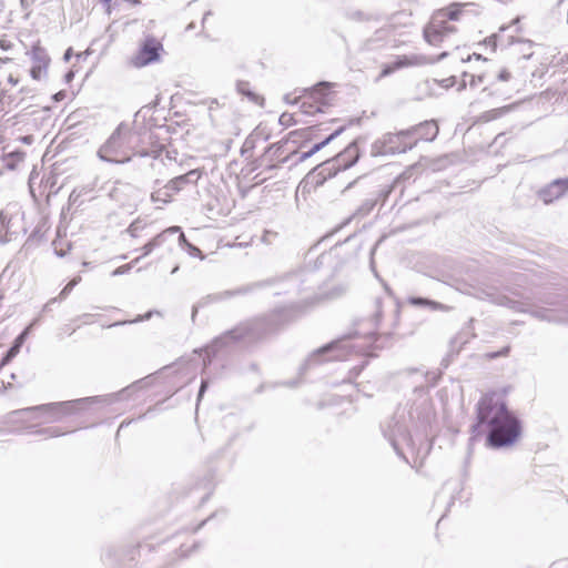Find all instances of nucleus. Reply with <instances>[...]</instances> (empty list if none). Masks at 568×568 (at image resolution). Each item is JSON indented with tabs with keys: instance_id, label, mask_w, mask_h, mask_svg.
<instances>
[{
	"instance_id": "4c0bfd02",
	"label": "nucleus",
	"mask_w": 568,
	"mask_h": 568,
	"mask_svg": "<svg viewBox=\"0 0 568 568\" xmlns=\"http://www.w3.org/2000/svg\"><path fill=\"white\" fill-rule=\"evenodd\" d=\"M133 263H135V262L133 261V262H131L129 264L119 266L118 268H115L113 271L112 275L116 276V275H121V274H124V273L129 272L131 270Z\"/></svg>"
},
{
	"instance_id": "7c9ffc66",
	"label": "nucleus",
	"mask_w": 568,
	"mask_h": 568,
	"mask_svg": "<svg viewBox=\"0 0 568 568\" xmlns=\"http://www.w3.org/2000/svg\"><path fill=\"white\" fill-rule=\"evenodd\" d=\"M37 434L45 436V437H58L65 434V432H61L58 427H48V428H41L37 430Z\"/></svg>"
},
{
	"instance_id": "c03bdc74",
	"label": "nucleus",
	"mask_w": 568,
	"mask_h": 568,
	"mask_svg": "<svg viewBox=\"0 0 568 568\" xmlns=\"http://www.w3.org/2000/svg\"><path fill=\"white\" fill-rule=\"evenodd\" d=\"M8 82H9L10 84H12V85H17V84H18V82H19V80H18L17 78H14L12 74H10V75L8 77Z\"/></svg>"
},
{
	"instance_id": "79ce46f5",
	"label": "nucleus",
	"mask_w": 568,
	"mask_h": 568,
	"mask_svg": "<svg viewBox=\"0 0 568 568\" xmlns=\"http://www.w3.org/2000/svg\"><path fill=\"white\" fill-rule=\"evenodd\" d=\"M484 81V78L483 75H478V77H474L471 75V80L469 82V85L471 88H476L479 83H481Z\"/></svg>"
},
{
	"instance_id": "2f4dec72",
	"label": "nucleus",
	"mask_w": 568,
	"mask_h": 568,
	"mask_svg": "<svg viewBox=\"0 0 568 568\" xmlns=\"http://www.w3.org/2000/svg\"><path fill=\"white\" fill-rule=\"evenodd\" d=\"M19 353V346H11L2 361L0 362V369L7 365Z\"/></svg>"
},
{
	"instance_id": "393cba45",
	"label": "nucleus",
	"mask_w": 568,
	"mask_h": 568,
	"mask_svg": "<svg viewBox=\"0 0 568 568\" xmlns=\"http://www.w3.org/2000/svg\"><path fill=\"white\" fill-rule=\"evenodd\" d=\"M408 303L414 306H428L432 310H445L446 308L445 305H443L438 302L428 300V298H424V297H410V298H408Z\"/></svg>"
},
{
	"instance_id": "412c9836",
	"label": "nucleus",
	"mask_w": 568,
	"mask_h": 568,
	"mask_svg": "<svg viewBox=\"0 0 568 568\" xmlns=\"http://www.w3.org/2000/svg\"><path fill=\"white\" fill-rule=\"evenodd\" d=\"M531 314L539 320L548 321V322H556V323H566L568 322V318L562 316L561 314L552 311V310H537L531 312Z\"/></svg>"
},
{
	"instance_id": "1a4fd4ad",
	"label": "nucleus",
	"mask_w": 568,
	"mask_h": 568,
	"mask_svg": "<svg viewBox=\"0 0 568 568\" xmlns=\"http://www.w3.org/2000/svg\"><path fill=\"white\" fill-rule=\"evenodd\" d=\"M29 55L31 59V78L37 81L45 79L48 75V67L50 64V57L47 51L39 45H34L29 52Z\"/></svg>"
},
{
	"instance_id": "c756f323",
	"label": "nucleus",
	"mask_w": 568,
	"mask_h": 568,
	"mask_svg": "<svg viewBox=\"0 0 568 568\" xmlns=\"http://www.w3.org/2000/svg\"><path fill=\"white\" fill-rule=\"evenodd\" d=\"M257 284H254V285H246V286H243V287H240L235 291H225L221 294V297H232L234 295H239V294H246L248 292H251Z\"/></svg>"
},
{
	"instance_id": "7ed1b4c3",
	"label": "nucleus",
	"mask_w": 568,
	"mask_h": 568,
	"mask_svg": "<svg viewBox=\"0 0 568 568\" xmlns=\"http://www.w3.org/2000/svg\"><path fill=\"white\" fill-rule=\"evenodd\" d=\"M136 133L131 125L121 122L108 140L99 148L97 155L100 160L110 163H128L135 154Z\"/></svg>"
},
{
	"instance_id": "ddd939ff",
	"label": "nucleus",
	"mask_w": 568,
	"mask_h": 568,
	"mask_svg": "<svg viewBox=\"0 0 568 568\" xmlns=\"http://www.w3.org/2000/svg\"><path fill=\"white\" fill-rule=\"evenodd\" d=\"M568 192V179H557L539 191V197L551 203Z\"/></svg>"
},
{
	"instance_id": "9d476101",
	"label": "nucleus",
	"mask_w": 568,
	"mask_h": 568,
	"mask_svg": "<svg viewBox=\"0 0 568 568\" xmlns=\"http://www.w3.org/2000/svg\"><path fill=\"white\" fill-rule=\"evenodd\" d=\"M23 232L19 216H9L6 212H0V243L14 241Z\"/></svg>"
},
{
	"instance_id": "a211bd4d",
	"label": "nucleus",
	"mask_w": 568,
	"mask_h": 568,
	"mask_svg": "<svg viewBox=\"0 0 568 568\" xmlns=\"http://www.w3.org/2000/svg\"><path fill=\"white\" fill-rule=\"evenodd\" d=\"M306 99L312 100L314 103H316V105H321L322 110L324 111V108L331 103L328 83H318L315 88L310 90V92L306 94Z\"/></svg>"
},
{
	"instance_id": "8fccbe9b",
	"label": "nucleus",
	"mask_w": 568,
	"mask_h": 568,
	"mask_svg": "<svg viewBox=\"0 0 568 568\" xmlns=\"http://www.w3.org/2000/svg\"><path fill=\"white\" fill-rule=\"evenodd\" d=\"M10 58H0V65L10 62Z\"/></svg>"
},
{
	"instance_id": "de8ad7c7",
	"label": "nucleus",
	"mask_w": 568,
	"mask_h": 568,
	"mask_svg": "<svg viewBox=\"0 0 568 568\" xmlns=\"http://www.w3.org/2000/svg\"><path fill=\"white\" fill-rule=\"evenodd\" d=\"M71 55H72V49H71V48H69V49L65 51V53H64V57H63V58H64V60H65V61H69V60H70V58H71Z\"/></svg>"
},
{
	"instance_id": "6e6d98bb",
	"label": "nucleus",
	"mask_w": 568,
	"mask_h": 568,
	"mask_svg": "<svg viewBox=\"0 0 568 568\" xmlns=\"http://www.w3.org/2000/svg\"><path fill=\"white\" fill-rule=\"evenodd\" d=\"M133 6L140 4L141 0H129Z\"/></svg>"
},
{
	"instance_id": "a19ab883",
	"label": "nucleus",
	"mask_w": 568,
	"mask_h": 568,
	"mask_svg": "<svg viewBox=\"0 0 568 568\" xmlns=\"http://www.w3.org/2000/svg\"><path fill=\"white\" fill-rule=\"evenodd\" d=\"M207 388V381L206 379H202V383H201V386H200V390H199V394H197V402L201 400L204 392L206 390Z\"/></svg>"
},
{
	"instance_id": "bf43d9fd",
	"label": "nucleus",
	"mask_w": 568,
	"mask_h": 568,
	"mask_svg": "<svg viewBox=\"0 0 568 568\" xmlns=\"http://www.w3.org/2000/svg\"><path fill=\"white\" fill-rule=\"evenodd\" d=\"M447 55L446 52H443L439 57H438V60H442L443 58H445Z\"/></svg>"
},
{
	"instance_id": "6e6552de",
	"label": "nucleus",
	"mask_w": 568,
	"mask_h": 568,
	"mask_svg": "<svg viewBox=\"0 0 568 568\" xmlns=\"http://www.w3.org/2000/svg\"><path fill=\"white\" fill-rule=\"evenodd\" d=\"M357 351H359V347L352 344L348 339L343 338V339L332 342V343L325 345L324 347L320 348L316 353H314L311 356L310 362L318 363L320 362L318 358L322 354H326V353H331V352H334V355L331 356V359L342 361V359H345L351 352H357Z\"/></svg>"
},
{
	"instance_id": "f8f14e48",
	"label": "nucleus",
	"mask_w": 568,
	"mask_h": 568,
	"mask_svg": "<svg viewBox=\"0 0 568 568\" xmlns=\"http://www.w3.org/2000/svg\"><path fill=\"white\" fill-rule=\"evenodd\" d=\"M359 159V151L356 142L349 143L334 159L332 166L337 170H346L353 166Z\"/></svg>"
},
{
	"instance_id": "f257e3e1",
	"label": "nucleus",
	"mask_w": 568,
	"mask_h": 568,
	"mask_svg": "<svg viewBox=\"0 0 568 568\" xmlns=\"http://www.w3.org/2000/svg\"><path fill=\"white\" fill-rule=\"evenodd\" d=\"M474 430L478 434L486 433L488 446L501 448L517 440L520 423L496 394H487L477 404V424Z\"/></svg>"
},
{
	"instance_id": "4d7b16f0",
	"label": "nucleus",
	"mask_w": 568,
	"mask_h": 568,
	"mask_svg": "<svg viewBox=\"0 0 568 568\" xmlns=\"http://www.w3.org/2000/svg\"><path fill=\"white\" fill-rule=\"evenodd\" d=\"M325 164H329V162H325L323 163L321 166H322V171H321V174L326 170V168L324 166Z\"/></svg>"
},
{
	"instance_id": "423d86ee",
	"label": "nucleus",
	"mask_w": 568,
	"mask_h": 568,
	"mask_svg": "<svg viewBox=\"0 0 568 568\" xmlns=\"http://www.w3.org/2000/svg\"><path fill=\"white\" fill-rule=\"evenodd\" d=\"M126 392V389L121 390L119 394H110L104 396H92V397H84L79 398L74 400H64V402H57V403H49L43 404L34 407L26 408V412H29V409H55L60 412V415L62 417L69 416L75 413L78 406H82L84 404H103V405H110L119 399L121 395H123Z\"/></svg>"
},
{
	"instance_id": "864d4df0",
	"label": "nucleus",
	"mask_w": 568,
	"mask_h": 568,
	"mask_svg": "<svg viewBox=\"0 0 568 568\" xmlns=\"http://www.w3.org/2000/svg\"><path fill=\"white\" fill-rule=\"evenodd\" d=\"M0 47H1L2 49H4V50H7V49L9 48V45H7V44H6V41H4V40L0 41Z\"/></svg>"
},
{
	"instance_id": "aec40b11",
	"label": "nucleus",
	"mask_w": 568,
	"mask_h": 568,
	"mask_svg": "<svg viewBox=\"0 0 568 568\" xmlns=\"http://www.w3.org/2000/svg\"><path fill=\"white\" fill-rule=\"evenodd\" d=\"M236 91L241 95L246 97L248 101H251L257 105H263L264 99L251 89L250 82L237 81L236 82Z\"/></svg>"
},
{
	"instance_id": "09e8293b",
	"label": "nucleus",
	"mask_w": 568,
	"mask_h": 568,
	"mask_svg": "<svg viewBox=\"0 0 568 568\" xmlns=\"http://www.w3.org/2000/svg\"><path fill=\"white\" fill-rule=\"evenodd\" d=\"M78 191H81L82 195H87L88 193H90L92 191V189L81 187V189H78Z\"/></svg>"
},
{
	"instance_id": "e2e57ef3",
	"label": "nucleus",
	"mask_w": 568,
	"mask_h": 568,
	"mask_svg": "<svg viewBox=\"0 0 568 568\" xmlns=\"http://www.w3.org/2000/svg\"><path fill=\"white\" fill-rule=\"evenodd\" d=\"M57 298L51 300L48 304H45V308L49 307L50 303L55 302Z\"/></svg>"
},
{
	"instance_id": "a18cd8bd",
	"label": "nucleus",
	"mask_w": 568,
	"mask_h": 568,
	"mask_svg": "<svg viewBox=\"0 0 568 568\" xmlns=\"http://www.w3.org/2000/svg\"><path fill=\"white\" fill-rule=\"evenodd\" d=\"M24 333H22L17 339L16 343L12 346H21L22 339H23Z\"/></svg>"
},
{
	"instance_id": "4be33fe9",
	"label": "nucleus",
	"mask_w": 568,
	"mask_h": 568,
	"mask_svg": "<svg viewBox=\"0 0 568 568\" xmlns=\"http://www.w3.org/2000/svg\"><path fill=\"white\" fill-rule=\"evenodd\" d=\"M343 131V128H339L332 134H329L326 139H324L322 142L314 144L307 152H303L301 154L300 160L304 161L308 158H311L313 154L318 152L322 148H324L326 144H328L332 140H334L341 132Z\"/></svg>"
},
{
	"instance_id": "680f3d73",
	"label": "nucleus",
	"mask_w": 568,
	"mask_h": 568,
	"mask_svg": "<svg viewBox=\"0 0 568 568\" xmlns=\"http://www.w3.org/2000/svg\"><path fill=\"white\" fill-rule=\"evenodd\" d=\"M448 81H449V79H447V80H444V81H443V82H445V83H446V84H445V87H446V88H449V85H450V83H448Z\"/></svg>"
},
{
	"instance_id": "a878e982",
	"label": "nucleus",
	"mask_w": 568,
	"mask_h": 568,
	"mask_svg": "<svg viewBox=\"0 0 568 568\" xmlns=\"http://www.w3.org/2000/svg\"><path fill=\"white\" fill-rule=\"evenodd\" d=\"M377 200L375 197L366 199L355 211L354 216L364 217L371 213L376 205Z\"/></svg>"
},
{
	"instance_id": "f704fd0d",
	"label": "nucleus",
	"mask_w": 568,
	"mask_h": 568,
	"mask_svg": "<svg viewBox=\"0 0 568 568\" xmlns=\"http://www.w3.org/2000/svg\"><path fill=\"white\" fill-rule=\"evenodd\" d=\"M280 123L284 126H291L295 124L294 115L287 112L282 113L280 116Z\"/></svg>"
},
{
	"instance_id": "bb28decb",
	"label": "nucleus",
	"mask_w": 568,
	"mask_h": 568,
	"mask_svg": "<svg viewBox=\"0 0 568 568\" xmlns=\"http://www.w3.org/2000/svg\"><path fill=\"white\" fill-rule=\"evenodd\" d=\"M301 111L304 114L313 115L318 112H324L322 110L321 105H316L312 100L306 99V95L304 97V100L301 103Z\"/></svg>"
},
{
	"instance_id": "5fc2aeb1",
	"label": "nucleus",
	"mask_w": 568,
	"mask_h": 568,
	"mask_svg": "<svg viewBox=\"0 0 568 568\" xmlns=\"http://www.w3.org/2000/svg\"><path fill=\"white\" fill-rule=\"evenodd\" d=\"M196 313H197V308L194 306L193 311H192V320L193 321L195 320Z\"/></svg>"
},
{
	"instance_id": "9b49d317",
	"label": "nucleus",
	"mask_w": 568,
	"mask_h": 568,
	"mask_svg": "<svg viewBox=\"0 0 568 568\" xmlns=\"http://www.w3.org/2000/svg\"><path fill=\"white\" fill-rule=\"evenodd\" d=\"M160 50H162V44L156 39L146 38L138 54L134 57V65L144 67L158 61L160 58Z\"/></svg>"
},
{
	"instance_id": "72a5a7b5",
	"label": "nucleus",
	"mask_w": 568,
	"mask_h": 568,
	"mask_svg": "<svg viewBox=\"0 0 568 568\" xmlns=\"http://www.w3.org/2000/svg\"><path fill=\"white\" fill-rule=\"evenodd\" d=\"M38 410L47 414L49 416L48 422H51V423L59 422L62 418V416L60 415V412L55 410V409H38Z\"/></svg>"
},
{
	"instance_id": "f3484780",
	"label": "nucleus",
	"mask_w": 568,
	"mask_h": 568,
	"mask_svg": "<svg viewBox=\"0 0 568 568\" xmlns=\"http://www.w3.org/2000/svg\"><path fill=\"white\" fill-rule=\"evenodd\" d=\"M201 173L199 170H191L185 174L173 178L165 185L166 189L179 192L187 184H196Z\"/></svg>"
},
{
	"instance_id": "473e14b6",
	"label": "nucleus",
	"mask_w": 568,
	"mask_h": 568,
	"mask_svg": "<svg viewBox=\"0 0 568 568\" xmlns=\"http://www.w3.org/2000/svg\"><path fill=\"white\" fill-rule=\"evenodd\" d=\"M81 281V277H75L72 281H70L64 288L60 293V298H64L72 290L73 287Z\"/></svg>"
},
{
	"instance_id": "3c124183",
	"label": "nucleus",
	"mask_w": 568,
	"mask_h": 568,
	"mask_svg": "<svg viewBox=\"0 0 568 568\" xmlns=\"http://www.w3.org/2000/svg\"><path fill=\"white\" fill-rule=\"evenodd\" d=\"M72 78H73V73H72V72H68V73L65 74V80H67L68 82H69V81H71V79H72Z\"/></svg>"
},
{
	"instance_id": "dca6fc26",
	"label": "nucleus",
	"mask_w": 568,
	"mask_h": 568,
	"mask_svg": "<svg viewBox=\"0 0 568 568\" xmlns=\"http://www.w3.org/2000/svg\"><path fill=\"white\" fill-rule=\"evenodd\" d=\"M427 60L425 57L422 55H412V57H398L390 65H386L382 72L381 78L387 77L392 74L395 70L408 67V65H417V64H424Z\"/></svg>"
},
{
	"instance_id": "49530a36",
	"label": "nucleus",
	"mask_w": 568,
	"mask_h": 568,
	"mask_svg": "<svg viewBox=\"0 0 568 568\" xmlns=\"http://www.w3.org/2000/svg\"><path fill=\"white\" fill-rule=\"evenodd\" d=\"M24 333H22L17 339L16 343L12 346H21L22 339H23Z\"/></svg>"
},
{
	"instance_id": "ea45409f",
	"label": "nucleus",
	"mask_w": 568,
	"mask_h": 568,
	"mask_svg": "<svg viewBox=\"0 0 568 568\" xmlns=\"http://www.w3.org/2000/svg\"><path fill=\"white\" fill-rule=\"evenodd\" d=\"M497 79H498L499 81H504V82H506V81H509V80L511 79V74H510V72H509L507 69H503V70H500V72L498 73Z\"/></svg>"
},
{
	"instance_id": "603ef678",
	"label": "nucleus",
	"mask_w": 568,
	"mask_h": 568,
	"mask_svg": "<svg viewBox=\"0 0 568 568\" xmlns=\"http://www.w3.org/2000/svg\"><path fill=\"white\" fill-rule=\"evenodd\" d=\"M100 1L108 7V10H110L111 0H100Z\"/></svg>"
},
{
	"instance_id": "13d9d810",
	"label": "nucleus",
	"mask_w": 568,
	"mask_h": 568,
	"mask_svg": "<svg viewBox=\"0 0 568 568\" xmlns=\"http://www.w3.org/2000/svg\"><path fill=\"white\" fill-rule=\"evenodd\" d=\"M55 253H57L59 256H64V254H65L63 251H57V250H55Z\"/></svg>"
},
{
	"instance_id": "58836bf2",
	"label": "nucleus",
	"mask_w": 568,
	"mask_h": 568,
	"mask_svg": "<svg viewBox=\"0 0 568 568\" xmlns=\"http://www.w3.org/2000/svg\"><path fill=\"white\" fill-rule=\"evenodd\" d=\"M277 236V233L275 232H272V231H265L263 236H262V241L266 244H271L272 243V240L273 237H276Z\"/></svg>"
},
{
	"instance_id": "6ab92c4d",
	"label": "nucleus",
	"mask_w": 568,
	"mask_h": 568,
	"mask_svg": "<svg viewBox=\"0 0 568 568\" xmlns=\"http://www.w3.org/2000/svg\"><path fill=\"white\" fill-rule=\"evenodd\" d=\"M480 298H486L495 304H498V305H501V306H507L511 310H515V311H524L521 308V303L520 302H517V301H514L511 298H509L508 296H505V295H499V294H496L495 292L493 291H484L483 292V295H479Z\"/></svg>"
},
{
	"instance_id": "052dcab7",
	"label": "nucleus",
	"mask_w": 568,
	"mask_h": 568,
	"mask_svg": "<svg viewBox=\"0 0 568 568\" xmlns=\"http://www.w3.org/2000/svg\"><path fill=\"white\" fill-rule=\"evenodd\" d=\"M178 271H179V266H175V267L171 271V274H175Z\"/></svg>"
},
{
	"instance_id": "37998d69",
	"label": "nucleus",
	"mask_w": 568,
	"mask_h": 568,
	"mask_svg": "<svg viewBox=\"0 0 568 568\" xmlns=\"http://www.w3.org/2000/svg\"><path fill=\"white\" fill-rule=\"evenodd\" d=\"M151 199H152L153 202H158V201L168 202V200H163L161 197V193L160 192L152 193Z\"/></svg>"
},
{
	"instance_id": "c9c22d12",
	"label": "nucleus",
	"mask_w": 568,
	"mask_h": 568,
	"mask_svg": "<svg viewBox=\"0 0 568 568\" xmlns=\"http://www.w3.org/2000/svg\"><path fill=\"white\" fill-rule=\"evenodd\" d=\"M81 196H82V192H81V191H78V189H74V190L71 192L70 196H69V202H70L71 204L81 205V204H82V202H83V201H81V200H80V199H81Z\"/></svg>"
},
{
	"instance_id": "4468645a",
	"label": "nucleus",
	"mask_w": 568,
	"mask_h": 568,
	"mask_svg": "<svg viewBox=\"0 0 568 568\" xmlns=\"http://www.w3.org/2000/svg\"><path fill=\"white\" fill-rule=\"evenodd\" d=\"M180 232V226H171L156 236H154L152 240H150L143 247L141 248L143 251L142 255L136 257L134 262H139L142 257L148 256L151 254L155 248L161 247L165 245L169 241L170 236H174Z\"/></svg>"
},
{
	"instance_id": "39448f33",
	"label": "nucleus",
	"mask_w": 568,
	"mask_h": 568,
	"mask_svg": "<svg viewBox=\"0 0 568 568\" xmlns=\"http://www.w3.org/2000/svg\"><path fill=\"white\" fill-rule=\"evenodd\" d=\"M417 144V140H412V131L403 130L397 133H386L382 139L375 141L372 145V155H387L405 153Z\"/></svg>"
},
{
	"instance_id": "cd10ccee",
	"label": "nucleus",
	"mask_w": 568,
	"mask_h": 568,
	"mask_svg": "<svg viewBox=\"0 0 568 568\" xmlns=\"http://www.w3.org/2000/svg\"><path fill=\"white\" fill-rule=\"evenodd\" d=\"M381 317V313L377 312L373 320L368 322L369 327L367 329H361L357 332V334H361L365 337H373L375 335L376 328L378 326V321Z\"/></svg>"
},
{
	"instance_id": "c85d7f7f",
	"label": "nucleus",
	"mask_w": 568,
	"mask_h": 568,
	"mask_svg": "<svg viewBox=\"0 0 568 568\" xmlns=\"http://www.w3.org/2000/svg\"><path fill=\"white\" fill-rule=\"evenodd\" d=\"M507 110H508L507 108L493 109V110L484 112L480 115V119L485 122H489V121H493V120L501 116L503 114H505L507 112Z\"/></svg>"
},
{
	"instance_id": "0e129e2a",
	"label": "nucleus",
	"mask_w": 568,
	"mask_h": 568,
	"mask_svg": "<svg viewBox=\"0 0 568 568\" xmlns=\"http://www.w3.org/2000/svg\"><path fill=\"white\" fill-rule=\"evenodd\" d=\"M352 184H353V183L347 184V186H346V189H345V190L349 189V187L352 186Z\"/></svg>"
},
{
	"instance_id": "20e7f679",
	"label": "nucleus",
	"mask_w": 568,
	"mask_h": 568,
	"mask_svg": "<svg viewBox=\"0 0 568 568\" xmlns=\"http://www.w3.org/2000/svg\"><path fill=\"white\" fill-rule=\"evenodd\" d=\"M459 13L460 9L458 4L437 11L424 30L425 40L432 45L439 44L445 37L456 31L453 26L447 23V20H457Z\"/></svg>"
},
{
	"instance_id": "f03ea898",
	"label": "nucleus",
	"mask_w": 568,
	"mask_h": 568,
	"mask_svg": "<svg viewBox=\"0 0 568 568\" xmlns=\"http://www.w3.org/2000/svg\"><path fill=\"white\" fill-rule=\"evenodd\" d=\"M292 308L283 307L265 316L255 317L216 337L204 352L203 371L212 363V357L222 348L237 342L251 344L273 333L278 326L288 322Z\"/></svg>"
},
{
	"instance_id": "e433bc0d",
	"label": "nucleus",
	"mask_w": 568,
	"mask_h": 568,
	"mask_svg": "<svg viewBox=\"0 0 568 568\" xmlns=\"http://www.w3.org/2000/svg\"><path fill=\"white\" fill-rule=\"evenodd\" d=\"M152 316V312H148L146 314L144 315H141V316H138L135 320L133 321H124V322H118V323H114L112 326H116V325H124V324H128V323H138V322H142V321H146V320H150Z\"/></svg>"
},
{
	"instance_id": "5701e85b",
	"label": "nucleus",
	"mask_w": 568,
	"mask_h": 568,
	"mask_svg": "<svg viewBox=\"0 0 568 568\" xmlns=\"http://www.w3.org/2000/svg\"><path fill=\"white\" fill-rule=\"evenodd\" d=\"M311 274H306V273H297V274H292V275H288L286 278H285V284L287 286V292H291V291H295V292H300L301 291V285L307 281V276H310Z\"/></svg>"
},
{
	"instance_id": "2eb2a0df",
	"label": "nucleus",
	"mask_w": 568,
	"mask_h": 568,
	"mask_svg": "<svg viewBox=\"0 0 568 568\" xmlns=\"http://www.w3.org/2000/svg\"><path fill=\"white\" fill-rule=\"evenodd\" d=\"M412 131V140L433 141L438 134V125L434 120L425 121L416 126L408 129Z\"/></svg>"
},
{
	"instance_id": "b1692460",
	"label": "nucleus",
	"mask_w": 568,
	"mask_h": 568,
	"mask_svg": "<svg viewBox=\"0 0 568 568\" xmlns=\"http://www.w3.org/2000/svg\"><path fill=\"white\" fill-rule=\"evenodd\" d=\"M178 242L180 245H183L187 253L193 256V257H200L201 260L204 258V255L202 254L201 250L199 247H196L195 245L189 243L185 239V235L184 233L180 230V232H178Z\"/></svg>"
},
{
	"instance_id": "0eeeda50",
	"label": "nucleus",
	"mask_w": 568,
	"mask_h": 568,
	"mask_svg": "<svg viewBox=\"0 0 568 568\" xmlns=\"http://www.w3.org/2000/svg\"><path fill=\"white\" fill-rule=\"evenodd\" d=\"M383 434L385 438L390 443L396 454L403 457L406 462L407 459L403 455L402 446L403 444L407 446H412L413 440L410 435L408 434L406 426L402 424L399 420L392 418L384 427Z\"/></svg>"
}]
</instances>
